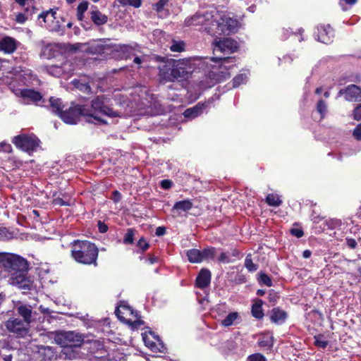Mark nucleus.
Segmentation results:
<instances>
[{
  "mask_svg": "<svg viewBox=\"0 0 361 361\" xmlns=\"http://www.w3.org/2000/svg\"><path fill=\"white\" fill-rule=\"evenodd\" d=\"M238 42L231 38H222L216 40L214 43L213 51L215 56L211 58V61L219 63V68H213L209 73V77L216 82H219L230 77L228 72L231 66H226V63H233L234 57L226 56L237 51Z\"/></svg>",
  "mask_w": 361,
  "mask_h": 361,
  "instance_id": "1",
  "label": "nucleus"
},
{
  "mask_svg": "<svg viewBox=\"0 0 361 361\" xmlns=\"http://www.w3.org/2000/svg\"><path fill=\"white\" fill-rule=\"evenodd\" d=\"M195 58L169 59L159 66L160 82H181L188 79L196 67Z\"/></svg>",
  "mask_w": 361,
  "mask_h": 361,
  "instance_id": "2",
  "label": "nucleus"
},
{
  "mask_svg": "<svg viewBox=\"0 0 361 361\" xmlns=\"http://www.w3.org/2000/svg\"><path fill=\"white\" fill-rule=\"evenodd\" d=\"M90 107L85 105L87 114V122L94 123H106L99 115L106 116L110 118L121 116L122 113L114 109L111 106V99L106 95H99L91 101Z\"/></svg>",
  "mask_w": 361,
  "mask_h": 361,
  "instance_id": "3",
  "label": "nucleus"
},
{
  "mask_svg": "<svg viewBox=\"0 0 361 361\" xmlns=\"http://www.w3.org/2000/svg\"><path fill=\"white\" fill-rule=\"evenodd\" d=\"M71 257L78 263L97 267L99 250L88 240H75L70 243Z\"/></svg>",
  "mask_w": 361,
  "mask_h": 361,
  "instance_id": "4",
  "label": "nucleus"
},
{
  "mask_svg": "<svg viewBox=\"0 0 361 361\" xmlns=\"http://www.w3.org/2000/svg\"><path fill=\"white\" fill-rule=\"evenodd\" d=\"M219 16V13L216 10L200 11L186 18L184 25L186 27L202 25L207 32L213 35V31H215L213 25L214 18Z\"/></svg>",
  "mask_w": 361,
  "mask_h": 361,
  "instance_id": "5",
  "label": "nucleus"
},
{
  "mask_svg": "<svg viewBox=\"0 0 361 361\" xmlns=\"http://www.w3.org/2000/svg\"><path fill=\"white\" fill-rule=\"evenodd\" d=\"M1 267L10 274L11 277L20 273H27L28 270L27 261L23 257L6 252Z\"/></svg>",
  "mask_w": 361,
  "mask_h": 361,
  "instance_id": "6",
  "label": "nucleus"
},
{
  "mask_svg": "<svg viewBox=\"0 0 361 361\" xmlns=\"http://www.w3.org/2000/svg\"><path fill=\"white\" fill-rule=\"evenodd\" d=\"M56 344L62 348L68 346H82L85 337L82 334L73 331H60L51 333Z\"/></svg>",
  "mask_w": 361,
  "mask_h": 361,
  "instance_id": "7",
  "label": "nucleus"
},
{
  "mask_svg": "<svg viewBox=\"0 0 361 361\" xmlns=\"http://www.w3.org/2000/svg\"><path fill=\"white\" fill-rule=\"evenodd\" d=\"M13 143L18 149L31 154L39 147L40 140L35 135L20 134L15 136Z\"/></svg>",
  "mask_w": 361,
  "mask_h": 361,
  "instance_id": "8",
  "label": "nucleus"
},
{
  "mask_svg": "<svg viewBox=\"0 0 361 361\" xmlns=\"http://www.w3.org/2000/svg\"><path fill=\"white\" fill-rule=\"evenodd\" d=\"M238 21L226 16H221L214 18L213 35L221 33H232L237 30Z\"/></svg>",
  "mask_w": 361,
  "mask_h": 361,
  "instance_id": "9",
  "label": "nucleus"
},
{
  "mask_svg": "<svg viewBox=\"0 0 361 361\" xmlns=\"http://www.w3.org/2000/svg\"><path fill=\"white\" fill-rule=\"evenodd\" d=\"M89 112L85 110V105H75L60 114L59 117L68 124H76L80 116L87 118Z\"/></svg>",
  "mask_w": 361,
  "mask_h": 361,
  "instance_id": "10",
  "label": "nucleus"
},
{
  "mask_svg": "<svg viewBox=\"0 0 361 361\" xmlns=\"http://www.w3.org/2000/svg\"><path fill=\"white\" fill-rule=\"evenodd\" d=\"M30 324L18 318H11L6 322V327L8 331L16 334L18 336L24 337L28 333Z\"/></svg>",
  "mask_w": 361,
  "mask_h": 361,
  "instance_id": "11",
  "label": "nucleus"
},
{
  "mask_svg": "<svg viewBox=\"0 0 361 361\" xmlns=\"http://www.w3.org/2000/svg\"><path fill=\"white\" fill-rule=\"evenodd\" d=\"M344 95V98L348 102H361V89L355 85H350L345 88L341 89L337 97Z\"/></svg>",
  "mask_w": 361,
  "mask_h": 361,
  "instance_id": "12",
  "label": "nucleus"
},
{
  "mask_svg": "<svg viewBox=\"0 0 361 361\" xmlns=\"http://www.w3.org/2000/svg\"><path fill=\"white\" fill-rule=\"evenodd\" d=\"M56 11L52 8L49 9V11H46L40 13L38 16V20L39 21V24L42 26L41 20L43 23H45V26L50 30V31H59V25L56 23L54 25H52L51 24L54 23L56 20Z\"/></svg>",
  "mask_w": 361,
  "mask_h": 361,
  "instance_id": "13",
  "label": "nucleus"
},
{
  "mask_svg": "<svg viewBox=\"0 0 361 361\" xmlns=\"http://www.w3.org/2000/svg\"><path fill=\"white\" fill-rule=\"evenodd\" d=\"M27 273H20L11 277V283L24 291L31 290L32 287V280L26 276Z\"/></svg>",
  "mask_w": 361,
  "mask_h": 361,
  "instance_id": "14",
  "label": "nucleus"
},
{
  "mask_svg": "<svg viewBox=\"0 0 361 361\" xmlns=\"http://www.w3.org/2000/svg\"><path fill=\"white\" fill-rule=\"evenodd\" d=\"M334 37V31L329 25H321L317 27V39L324 44H329Z\"/></svg>",
  "mask_w": 361,
  "mask_h": 361,
  "instance_id": "15",
  "label": "nucleus"
},
{
  "mask_svg": "<svg viewBox=\"0 0 361 361\" xmlns=\"http://www.w3.org/2000/svg\"><path fill=\"white\" fill-rule=\"evenodd\" d=\"M16 95L21 97L23 99H27L28 102L37 103L42 99V95L40 92L32 89L18 90L15 92Z\"/></svg>",
  "mask_w": 361,
  "mask_h": 361,
  "instance_id": "16",
  "label": "nucleus"
},
{
  "mask_svg": "<svg viewBox=\"0 0 361 361\" xmlns=\"http://www.w3.org/2000/svg\"><path fill=\"white\" fill-rule=\"evenodd\" d=\"M81 346H68L63 348L60 357L65 360H76L82 357V353L80 352V348Z\"/></svg>",
  "mask_w": 361,
  "mask_h": 361,
  "instance_id": "17",
  "label": "nucleus"
},
{
  "mask_svg": "<svg viewBox=\"0 0 361 361\" xmlns=\"http://www.w3.org/2000/svg\"><path fill=\"white\" fill-rule=\"evenodd\" d=\"M212 274L207 269H202L195 280L196 287L204 289L209 286L211 283Z\"/></svg>",
  "mask_w": 361,
  "mask_h": 361,
  "instance_id": "18",
  "label": "nucleus"
},
{
  "mask_svg": "<svg viewBox=\"0 0 361 361\" xmlns=\"http://www.w3.org/2000/svg\"><path fill=\"white\" fill-rule=\"evenodd\" d=\"M287 317V312L279 307L273 308L270 312V320L276 324L281 325L283 324Z\"/></svg>",
  "mask_w": 361,
  "mask_h": 361,
  "instance_id": "19",
  "label": "nucleus"
},
{
  "mask_svg": "<svg viewBox=\"0 0 361 361\" xmlns=\"http://www.w3.org/2000/svg\"><path fill=\"white\" fill-rule=\"evenodd\" d=\"M16 48L17 41L11 37H5L0 41V50L6 54L14 52Z\"/></svg>",
  "mask_w": 361,
  "mask_h": 361,
  "instance_id": "20",
  "label": "nucleus"
},
{
  "mask_svg": "<svg viewBox=\"0 0 361 361\" xmlns=\"http://www.w3.org/2000/svg\"><path fill=\"white\" fill-rule=\"evenodd\" d=\"M119 51L126 59H132L141 52L140 46L136 43L133 45L122 44L120 46Z\"/></svg>",
  "mask_w": 361,
  "mask_h": 361,
  "instance_id": "21",
  "label": "nucleus"
},
{
  "mask_svg": "<svg viewBox=\"0 0 361 361\" xmlns=\"http://www.w3.org/2000/svg\"><path fill=\"white\" fill-rule=\"evenodd\" d=\"M274 338L271 334H262L258 339L257 344L259 347L266 349L271 350L274 345Z\"/></svg>",
  "mask_w": 361,
  "mask_h": 361,
  "instance_id": "22",
  "label": "nucleus"
},
{
  "mask_svg": "<svg viewBox=\"0 0 361 361\" xmlns=\"http://www.w3.org/2000/svg\"><path fill=\"white\" fill-rule=\"evenodd\" d=\"M91 20L92 22L98 26L106 24L108 21L107 16L103 14L99 10H93L90 12Z\"/></svg>",
  "mask_w": 361,
  "mask_h": 361,
  "instance_id": "23",
  "label": "nucleus"
},
{
  "mask_svg": "<svg viewBox=\"0 0 361 361\" xmlns=\"http://www.w3.org/2000/svg\"><path fill=\"white\" fill-rule=\"evenodd\" d=\"M206 107V104L198 103L195 106L187 109L183 114L185 118H193L198 116L202 112V110Z\"/></svg>",
  "mask_w": 361,
  "mask_h": 361,
  "instance_id": "24",
  "label": "nucleus"
},
{
  "mask_svg": "<svg viewBox=\"0 0 361 361\" xmlns=\"http://www.w3.org/2000/svg\"><path fill=\"white\" fill-rule=\"evenodd\" d=\"M262 305L263 301L261 299H256L254 304L252 305V315L257 319H261L264 316Z\"/></svg>",
  "mask_w": 361,
  "mask_h": 361,
  "instance_id": "25",
  "label": "nucleus"
},
{
  "mask_svg": "<svg viewBox=\"0 0 361 361\" xmlns=\"http://www.w3.org/2000/svg\"><path fill=\"white\" fill-rule=\"evenodd\" d=\"M68 65V62H65L61 66H49L47 67V72L54 77L59 78L66 73V67Z\"/></svg>",
  "mask_w": 361,
  "mask_h": 361,
  "instance_id": "26",
  "label": "nucleus"
},
{
  "mask_svg": "<svg viewBox=\"0 0 361 361\" xmlns=\"http://www.w3.org/2000/svg\"><path fill=\"white\" fill-rule=\"evenodd\" d=\"M18 313L23 318V321L30 324L32 307L30 305H21L17 307Z\"/></svg>",
  "mask_w": 361,
  "mask_h": 361,
  "instance_id": "27",
  "label": "nucleus"
},
{
  "mask_svg": "<svg viewBox=\"0 0 361 361\" xmlns=\"http://www.w3.org/2000/svg\"><path fill=\"white\" fill-rule=\"evenodd\" d=\"M186 256L188 259L191 263H201L202 261V255L201 250L192 248L186 251Z\"/></svg>",
  "mask_w": 361,
  "mask_h": 361,
  "instance_id": "28",
  "label": "nucleus"
},
{
  "mask_svg": "<svg viewBox=\"0 0 361 361\" xmlns=\"http://www.w3.org/2000/svg\"><path fill=\"white\" fill-rule=\"evenodd\" d=\"M49 102L52 111L59 116L60 114L63 111V109L64 107L61 99L51 97L49 99Z\"/></svg>",
  "mask_w": 361,
  "mask_h": 361,
  "instance_id": "29",
  "label": "nucleus"
},
{
  "mask_svg": "<svg viewBox=\"0 0 361 361\" xmlns=\"http://www.w3.org/2000/svg\"><path fill=\"white\" fill-rule=\"evenodd\" d=\"M216 249L214 247H207L201 250L202 261L213 260L216 256Z\"/></svg>",
  "mask_w": 361,
  "mask_h": 361,
  "instance_id": "30",
  "label": "nucleus"
},
{
  "mask_svg": "<svg viewBox=\"0 0 361 361\" xmlns=\"http://www.w3.org/2000/svg\"><path fill=\"white\" fill-rule=\"evenodd\" d=\"M192 207V202L190 200H184L175 203L173 210L188 212Z\"/></svg>",
  "mask_w": 361,
  "mask_h": 361,
  "instance_id": "31",
  "label": "nucleus"
},
{
  "mask_svg": "<svg viewBox=\"0 0 361 361\" xmlns=\"http://www.w3.org/2000/svg\"><path fill=\"white\" fill-rule=\"evenodd\" d=\"M34 13L35 11L30 10L28 8V7H26L25 8V13H18L16 14L15 20L18 23L23 24L30 16H32Z\"/></svg>",
  "mask_w": 361,
  "mask_h": 361,
  "instance_id": "32",
  "label": "nucleus"
},
{
  "mask_svg": "<svg viewBox=\"0 0 361 361\" xmlns=\"http://www.w3.org/2000/svg\"><path fill=\"white\" fill-rule=\"evenodd\" d=\"M266 202L271 207H279L282 204V200L279 195L271 193L266 197Z\"/></svg>",
  "mask_w": 361,
  "mask_h": 361,
  "instance_id": "33",
  "label": "nucleus"
},
{
  "mask_svg": "<svg viewBox=\"0 0 361 361\" xmlns=\"http://www.w3.org/2000/svg\"><path fill=\"white\" fill-rule=\"evenodd\" d=\"M245 267L250 271L254 272L258 269L259 266L252 262V255L247 254L245 259Z\"/></svg>",
  "mask_w": 361,
  "mask_h": 361,
  "instance_id": "34",
  "label": "nucleus"
},
{
  "mask_svg": "<svg viewBox=\"0 0 361 361\" xmlns=\"http://www.w3.org/2000/svg\"><path fill=\"white\" fill-rule=\"evenodd\" d=\"M238 312H231L228 314L222 321L221 324L224 326H230L234 324V322L238 319Z\"/></svg>",
  "mask_w": 361,
  "mask_h": 361,
  "instance_id": "35",
  "label": "nucleus"
},
{
  "mask_svg": "<svg viewBox=\"0 0 361 361\" xmlns=\"http://www.w3.org/2000/svg\"><path fill=\"white\" fill-rule=\"evenodd\" d=\"M257 279L260 284L265 285L268 287H271L273 285L271 277L264 272H259L258 274Z\"/></svg>",
  "mask_w": 361,
  "mask_h": 361,
  "instance_id": "36",
  "label": "nucleus"
},
{
  "mask_svg": "<svg viewBox=\"0 0 361 361\" xmlns=\"http://www.w3.org/2000/svg\"><path fill=\"white\" fill-rule=\"evenodd\" d=\"M314 345L319 348L324 349L328 345V341L324 339V335L318 334L314 336Z\"/></svg>",
  "mask_w": 361,
  "mask_h": 361,
  "instance_id": "37",
  "label": "nucleus"
},
{
  "mask_svg": "<svg viewBox=\"0 0 361 361\" xmlns=\"http://www.w3.org/2000/svg\"><path fill=\"white\" fill-rule=\"evenodd\" d=\"M123 6H132L139 8L142 5V0H117Z\"/></svg>",
  "mask_w": 361,
  "mask_h": 361,
  "instance_id": "38",
  "label": "nucleus"
},
{
  "mask_svg": "<svg viewBox=\"0 0 361 361\" xmlns=\"http://www.w3.org/2000/svg\"><path fill=\"white\" fill-rule=\"evenodd\" d=\"M317 111L321 115L322 118H324L327 111V105L324 100L319 99L316 106Z\"/></svg>",
  "mask_w": 361,
  "mask_h": 361,
  "instance_id": "39",
  "label": "nucleus"
},
{
  "mask_svg": "<svg viewBox=\"0 0 361 361\" xmlns=\"http://www.w3.org/2000/svg\"><path fill=\"white\" fill-rule=\"evenodd\" d=\"M133 58V63L137 66V68H141L143 67V64L148 61L149 56L147 55L138 56L137 54Z\"/></svg>",
  "mask_w": 361,
  "mask_h": 361,
  "instance_id": "40",
  "label": "nucleus"
},
{
  "mask_svg": "<svg viewBox=\"0 0 361 361\" xmlns=\"http://www.w3.org/2000/svg\"><path fill=\"white\" fill-rule=\"evenodd\" d=\"M170 49L173 52H181L185 50V43L183 41H173Z\"/></svg>",
  "mask_w": 361,
  "mask_h": 361,
  "instance_id": "41",
  "label": "nucleus"
},
{
  "mask_svg": "<svg viewBox=\"0 0 361 361\" xmlns=\"http://www.w3.org/2000/svg\"><path fill=\"white\" fill-rule=\"evenodd\" d=\"M247 75L245 74H238L233 79V87H238L241 84H243L247 80Z\"/></svg>",
  "mask_w": 361,
  "mask_h": 361,
  "instance_id": "42",
  "label": "nucleus"
},
{
  "mask_svg": "<svg viewBox=\"0 0 361 361\" xmlns=\"http://www.w3.org/2000/svg\"><path fill=\"white\" fill-rule=\"evenodd\" d=\"M237 348V344L233 340L227 341L223 345L224 350L226 353H230L235 350Z\"/></svg>",
  "mask_w": 361,
  "mask_h": 361,
  "instance_id": "43",
  "label": "nucleus"
},
{
  "mask_svg": "<svg viewBox=\"0 0 361 361\" xmlns=\"http://www.w3.org/2000/svg\"><path fill=\"white\" fill-rule=\"evenodd\" d=\"M217 260L219 263L223 264H229L231 262H233V259L230 257L228 251L221 252L219 256L218 257Z\"/></svg>",
  "mask_w": 361,
  "mask_h": 361,
  "instance_id": "44",
  "label": "nucleus"
},
{
  "mask_svg": "<svg viewBox=\"0 0 361 361\" xmlns=\"http://www.w3.org/2000/svg\"><path fill=\"white\" fill-rule=\"evenodd\" d=\"M169 3V0H159L156 4H153L152 8L157 13H161L164 11L165 6Z\"/></svg>",
  "mask_w": 361,
  "mask_h": 361,
  "instance_id": "45",
  "label": "nucleus"
},
{
  "mask_svg": "<svg viewBox=\"0 0 361 361\" xmlns=\"http://www.w3.org/2000/svg\"><path fill=\"white\" fill-rule=\"evenodd\" d=\"M15 1L22 7H28L29 9L35 11L34 6V0H15Z\"/></svg>",
  "mask_w": 361,
  "mask_h": 361,
  "instance_id": "46",
  "label": "nucleus"
},
{
  "mask_svg": "<svg viewBox=\"0 0 361 361\" xmlns=\"http://www.w3.org/2000/svg\"><path fill=\"white\" fill-rule=\"evenodd\" d=\"M73 84L75 87L85 92H89L91 90L89 85L81 83L79 80H73Z\"/></svg>",
  "mask_w": 361,
  "mask_h": 361,
  "instance_id": "47",
  "label": "nucleus"
},
{
  "mask_svg": "<svg viewBox=\"0 0 361 361\" xmlns=\"http://www.w3.org/2000/svg\"><path fill=\"white\" fill-rule=\"evenodd\" d=\"M134 241V231L133 229H128L124 236L123 242L126 244H132Z\"/></svg>",
  "mask_w": 361,
  "mask_h": 361,
  "instance_id": "48",
  "label": "nucleus"
},
{
  "mask_svg": "<svg viewBox=\"0 0 361 361\" xmlns=\"http://www.w3.org/2000/svg\"><path fill=\"white\" fill-rule=\"evenodd\" d=\"M247 361H267V359L260 353H255L249 355Z\"/></svg>",
  "mask_w": 361,
  "mask_h": 361,
  "instance_id": "49",
  "label": "nucleus"
},
{
  "mask_svg": "<svg viewBox=\"0 0 361 361\" xmlns=\"http://www.w3.org/2000/svg\"><path fill=\"white\" fill-rule=\"evenodd\" d=\"M290 233L291 235L298 238L302 237L304 235V232L301 228H292L290 230Z\"/></svg>",
  "mask_w": 361,
  "mask_h": 361,
  "instance_id": "50",
  "label": "nucleus"
},
{
  "mask_svg": "<svg viewBox=\"0 0 361 361\" xmlns=\"http://www.w3.org/2000/svg\"><path fill=\"white\" fill-rule=\"evenodd\" d=\"M228 252L230 255V257L233 259V262H234L236 259L240 258V252L236 248L231 249L230 250H228Z\"/></svg>",
  "mask_w": 361,
  "mask_h": 361,
  "instance_id": "51",
  "label": "nucleus"
},
{
  "mask_svg": "<svg viewBox=\"0 0 361 361\" xmlns=\"http://www.w3.org/2000/svg\"><path fill=\"white\" fill-rule=\"evenodd\" d=\"M353 118L356 121H361V104L357 106L353 112Z\"/></svg>",
  "mask_w": 361,
  "mask_h": 361,
  "instance_id": "52",
  "label": "nucleus"
},
{
  "mask_svg": "<svg viewBox=\"0 0 361 361\" xmlns=\"http://www.w3.org/2000/svg\"><path fill=\"white\" fill-rule=\"evenodd\" d=\"M11 151L12 147L10 144L4 142H0V152L9 153Z\"/></svg>",
  "mask_w": 361,
  "mask_h": 361,
  "instance_id": "53",
  "label": "nucleus"
},
{
  "mask_svg": "<svg viewBox=\"0 0 361 361\" xmlns=\"http://www.w3.org/2000/svg\"><path fill=\"white\" fill-rule=\"evenodd\" d=\"M88 3L87 1H82L79 4L77 7V12L80 13H85V12L87 10Z\"/></svg>",
  "mask_w": 361,
  "mask_h": 361,
  "instance_id": "54",
  "label": "nucleus"
},
{
  "mask_svg": "<svg viewBox=\"0 0 361 361\" xmlns=\"http://www.w3.org/2000/svg\"><path fill=\"white\" fill-rule=\"evenodd\" d=\"M353 135L357 140H361V123L357 125L353 130Z\"/></svg>",
  "mask_w": 361,
  "mask_h": 361,
  "instance_id": "55",
  "label": "nucleus"
},
{
  "mask_svg": "<svg viewBox=\"0 0 361 361\" xmlns=\"http://www.w3.org/2000/svg\"><path fill=\"white\" fill-rule=\"evenodd\" d=\"M137 246L143 251L146 250L149 247V243L143 238H140L137 242Z\"/></svg>",
  "mask_w": 361,
  "mask_h": 361,
  "instance_id": "56",
  "label": "nucleus"
},
{
  "mask_svg": "<svg viewBox=\"0 0 361 361\" xmlns=\"http://www.w3.org/2000/svg\"><path fill=\"white\" fill-rule=\"evenodd\" d=\"M90 52L92 53H100L104 50V46L100 44H92L90 47Z\"/></svg>",
  "mask_w": 361,
  "mask_h": 361,
  "instance_id": "57",
  "label": "nucleus"
},
{
  "mask_svg": "<svg viewBox=\"0 0 361 361\" xmlns=\"http://www.w3.org/2000/svg\"><path fill=\"white\" fill-rule=\"evenodd\" d=\"M346 245L350 249H355L357 247V242L355 239L350 238H345Z\"/></svg>",
  "mask_w": 361,
  "mask_h": 361,
  "instance_id": "58",
  "label": "nucleus"
},
{
  "mask_svg": "<svg viewBox=\"0 0 361 361\" xmlns=\"http://www.w3.org/2000/svg\"><path fill=\"white\" fill-rule=\"evenodd\" d=\"M173 183L170 180H162L160 183V185L164 189H169L172 187Z\"/></svg>",
  "mask_w": 361,
  "mask_h": 361,
  "instance_id": "59",
  "label": "nucleus"
},
{
  "mask_svg": "<svg viewBox=\"0 0 361 361\" xmlns=\"http://www.w3.org/2000/svg\"><path fill=\"white\" fill-rule=\"evenodd\" d=\"M54 204H56V205H59V206H68L70 204L68 202L64 201L61 197L55 198L54 200Z\"/></svg>",
  "mask_w": 361,
  "mask_h": 361,
  "instance_id": "60",
  "label": "nucleus"
},
{
  "mask_svg": "<svg viewBox=\"0 0 361 361\" xmlns=\"http://www.w3.org/2000/svg\"><path fill=\"white\" fill-rule=\"evenodd\" d=\"M98 228L100 233H104L108 231V226L104 222L99 221L98 222Z\"/></svg>",
  "mask_w": 361,
  "mask_h": 361,
  "instance_id": "61",
  "label": "nucleus"
},
{
  "mask_svg": "<svg viewBox=\"0 0 361 361\" xmlns=\"http://www.w3.org/2000/svg\"><path fill=\"white\" fill-rule=\"evenodd\" d=\"M290 31L288 29L283 28L281 30V39L282 40H286L290 35Z\"/></svg>",
  "mask_w": 361,
  "mask_h": 361,
  "instance_id": "62",
  "label": "nucleus"
},
{
  "mask_svg": "<svg viewBox=\"0 0 361 361\" xmlns=\"http://www.w3.org/2000/svg\"><path fill=\"white\" fill-rule=\"evenodd\" d=\"M166 233V228L164 226H159L157 228L155 234L157 236H161L164 235Z\"/></svg>",
  "mask_w": 361,
  "mask_h": 361,
  "instance_id": "63",
  "label": "nucleus"
},
{
  "mask_svg": "<svg viewBox=\"0 0 361 361\" xmlns=\"http://www.w3.org/2000/svg\"><path fill=\"white\" fill-rule=\"evenodd\" d=\"M0 356L4 361H12L13 356L11 354L1 353Z\"/></svg>",
  "mask_w": 361,
  "mask_h": 361,
  "instance_id": "64",
  "label": "nucleus"
}]
</instances>
